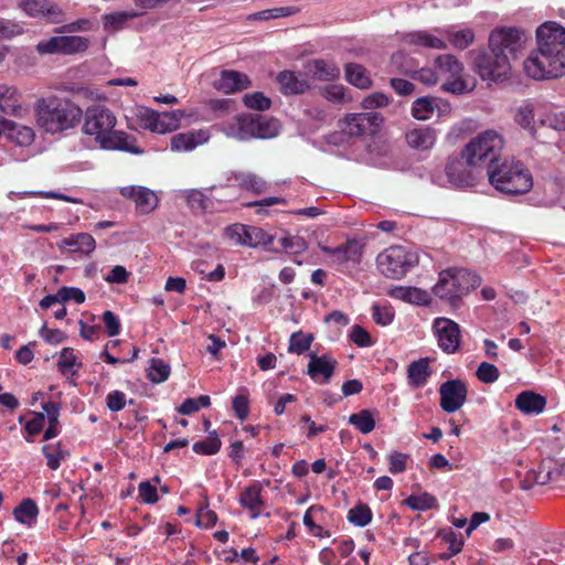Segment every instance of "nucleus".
I'll use <instances>...</instances> for the list:
<instances>
[{
    "label": "nucleus",
    "instance_id": "69168bd1",
    "mask_svg": "<svg viewBox=\"0 0 565 565\" xmlns=\"http://www.w3.org/2000/svg\"><path fill=\"white\" fill-rule=\"evenodd\" d=\"M45 423V415L43 413H32V418L25 423L24 429L29 437L39 435Z\"/></svg>",
    "mask_w": 565,
    "mask_h": 565
},
{
    "label": "nucleus",
    "instance_id": "6e6552de",
    "mask_svg": "<svg viewBox=\"0 0 565 565\" xmlns=\"http://www.w3.org/2000/svg\"><path fill=\"white\" fill-rule=\"evenodd\" d=\"M521 488L530 490L535 484L565 479V461H519Z\"/></svg>",
    "mask_w": 565,
    "mask_h": 565
},
{
    "label": "nucleus",
    "instance_id": "de8ad7c7",
    "mask_svg": "<svg viewBox=\"0 0 565 565\" xmlns=\"http://www.w3.org/2000/svg\"><path fill=\"white\" fill-rule=\"evenodd\" d=\"M445 33L450 44L458 50L467 49L475 41V33L471 29L447 30Z\"/></svg>",
    "mask_w": 565,
    "mask_h": 565
},
{
    "label": "nucleus",
    "instance_id": "8fccbe9b",
    "mask_svg": "<svg viewBox=\"0 0 565 565\" xmlns=\"http://www.w3.org/2000/svg\"><path fill=\"white\" fill-rule=\"evenodd\" d=\"M96 248L95 238L88 233L73 235V254L89 256Z\"/></svg>",
    "mask_w": 565,
    "mask_h": 565
},
{
    "label": "nucleus",
    "instance_id": "9d476101",
    "mask_svg": "<svg viewBox=\"0 0 565 565\" xmlns=\"http://www.w3.org/2000/svg\"><path fill=\"white\" fill-rule=\"evenodd\" d=\"M525 74L536 81L557 78L565 74V61L545 54L537 47L523 63Z\"/></svg>",
    "mask_w": 565,
    "mask_h": 565
},
{
    "label": "nucleus",
    "instance_id": "aec40b11",
    "mask_svg": "<svg viewBox=\"0 0 565 565\" xmlns=\"http://www.w3.org/2000/svg\"><path fill=\"white\" fill-rule=\"evenodd\" d=\"M119 193L135 202L136 212L148 215L159 205V198L154 191L142 185H125L119 188Z\"/></svg>",
    "mask_w": 565,
    "mask_h": 565
},
{
    "label": "nucleus",
    "instance_id": "c85d7f7f",
    "mask_svg": "<svg viewBox=\"0 0 565 565\" xmlns=\"http://www.w3.org/2000/svg\"><path fill=\"white\" fill-rule=\"evenodd\" d=\"M0 111L18 118L23 117L25 110L20 104V94L15 87L0 84Z\"/></svg>",
    "mask_w": 565,
    "mask_h": 565
},
{
    "label": "nucleus",
    "instance_id": "2f4dec72",
    "mask_svg": "<svg viewBox=\"0 0 565 565\" xmlns=\"http://www.w3.org/2000/svg\"><path fill=\"white\" fill-rule=\"evenodd\" d=\"M404 60H406V55L403 52H397V53L393 54V56H392L391 66L401 73H405V74L414 73L415 78L426 85L437 84L438 79L440 78L439 74L437 72V68H435V70L422 68L417 72H414L411 67L402 66V63Z\"/></svg>",
    "mask_w": 565,
    "mask_h": 565
},
{
    "label": "nucleus",
    "instance_id": "39448f33",
    "mask_svg": "<svg viewBox=\"0 0 565 565\" xmlns=\"http://www.w3.org/2000/svg\"><path fill=\"white\" fill-rule=\"evenodd\" d=\"M70 95L66 87L56 88L54 95L38 103V122L45 131L55 134L68 128Z\"/></svg>",
    "mask_w": 565,
    "mask_h": 565
},
{
    "label": "nucleus",
    "instance_id": "79ce46f5",
    "mask_svg": "<svg viewBox=\"0 0 565 565\" xmlns=\"http://www.w3.org/2000/svg\"><path fill=\"white\" fill-rule=\"evenodd\" d=\"M39 514V509L36 503L32 499H23L21 503L14 508L13 515L14 519L26 525H31Z\"/></svg>",
    "mask_w": 565,
    "mask_h": 565
},
{
    "label": "nucleus",
    "instance_id": "37998d69",
    "mask_svg": "<svg viewBox=\"0 0 565 565\" xmlns=\"http://www.w3.org/2000/svg\"><path fill=\"white\" fill-rule=\"evenodd\" d=\"M548 108L550 105L546 103V108L542 110L540 118H537L539 126L548 127L557 131H564L565 111H552Z\"/></svg>",
    "mask_w": 565,
    "mask_h": 565
},
{
    "label": "nucleus",
    "instance_id": "4468645a",
    "mask_svg": "<svg viewBox=\"0 0 565 565\" xmlns=\"http://www.w3.org/2000/svg\"><path fill=\"white\" fill-rule=\"evenodd\" d=\"M224 235L236 245L257 248L259 246L268 247L274 243V236L265 230L235 223L224 228Z\"/></svg>",
    "mask_w": 565,
    "mask_h": 565
},
{
    "label": "nucleus",
    "instance_id": "6e6d98bb",
    "mask_svg": "<svg viewBox=\"0 0 565 565\" xmlns=\"http://www.w3.org/2000/svg\"><path fill=\"white\" fill-rule=\"evenodd\" d=\"M211 398L209 395H200L196 398H185L178 407V412L182 415H191L201 408L209 407Z\"/></svg>",
    "mask_w": 565,
    "mask_h": 565
},
{
    "label": "nucleus",
    "instance_id": "c756f323",
    "mask_svg": "<svg viewBox=\"0 0 565 565\" xmlns=\"http://www.w3.org/2000/svg\"><path fill=\"white\" fill-rule=\"evenodd\" d=\"M391 296L404 302L423 307H428L433 302L429 291L413 286L396 287L391 291Z\"/></svg>",
    "mask_w": 565,
    "mask_h": 565
},
{
    "label": "nucleus",
    "instance_id": "6ab92c4d",
    "mask_svg": "<svg viewBox=\"0 0 565 565\" xmlns=\"http://www.w3.org/2000/svg\"><path fill=\"white\" fill-rule=\"evenodd\" d=\"M18 7L28 17L43 19L49 23H60L65 20V12L49 0H21Z\"/></svg>",
    "mask_w": 565,
    "mask_h": 565
},
{
    "label": "nucleus",
    "instance_id": "5701e85b",
    "mask_svg": "<svg viewBox=\"0 0 565 565\" xmlns=\"http://www.w3.org/2000/svg\"><path fill=\"white\" fill-rule=\"evenodd\" d=\"M545 108V102L526 99L516 107L514 121L534 136L539 126L537 119H535V117L540 118L542 110Z\"/></svg>",
    "mask_w": 565,
    "mask_h": 565
},
{
    "label": "nucleus",
    "instance_id": "774afa93",
    "mask_svg": "<svg viewBox=\"0 0 565 565\" xmlns=\"http://www.w3.org/2000/svg\"><path fill=\"white\" fill-rule=\"evenodd\" d=\"M217 521V515L214 511L209 510L207 504L202 507L196 512V524L198 526L210 527L213 526Z\"/></svg>",
    "mask_w": 565,
    "mask_h": 565
},
{
    "label": "nucleus",
    "instance_id": "a18cd8bd",
    "mask_svg": "<svg viewBox=\"0 0 565 565\" xmlns=\"http://www.w3.org/2000/svg\"><path fill=\"white\" fill-rule=\"evenodd\" d=\"M312 341L313 335L311 333L294 332L289 339L288 352L301 355L310 349Z\"/></svg>",
    "mask_w": 565,
    "mask_h": 565
},
{
    "label": "nucleus",
    "instance_id": "7c9ffc66",
    "mask_svg": "<svg viewBox=\"0 0 565 565\" xmlns=\"http://www.w3.org/2000/svg\"><path fill=\"white\" fill-rule=\"evenodd\" d=\"M277 83L284 95L303 94L309 89V84L300 74L292 71H282L277 75Z\"/></svg>",
    "mask_w": 565,
    "mask_h": 565
},
{
    "label": "nucleus",
    "instance_id": "ea45409f",
    "mask_svg": "<svg viewBox=\"0 0 565 565\" xmlns=\"http://www.w3.org/2000/svg\"><path fill=\"white\" fill-rule=\"evenodd\" d=\"M239 503L252 512V518H257L264 504L260 497V488L255 484L247 487L241 493Z\"/></svg>",
    "mask_w": 565,
    "mask_h": 565
},
{
    "label": "nucleus",
    "instance_id": "052dcab7",
    "mask_svg": "<svg viewBox=\"0 0 565 565\" xmlns=\"http://www.w3.org/2000/svg\"><path fill=\"white\" fill-rule=\"evenodd\" d=\"M232 406L236 417L239 420H245L249 413V399L246 391L238 393L232 399Z\"/></svg>",
    "mask_w": 565,
    "mask_h": 565
},
{
    "label": "nucleus",
    "instance_id": "3c124183",
    "mask_svg": "<svg viewBox=\"0 0 565 565\" xmlns=\"http://www.w3.org/2000/svg\"><path fill=\"white\" fill-rule=\"evenodd\" d=\"M322 96L333 104H345L351 100L348 88L341 84H330L326 86Z\"/></svg>",
    "mask_w": 565,
    "mask_h": 565
},
{
    "label": "nucleus",
    "instance_id": "20e7f679",
    "mask_svg": "<svg viewBox=\"0 0 565 565\" xmlns=\"http://www.w3.org/2000/svg\"><path fill=\"white\" fill-rule=\"evenodd\" d=\"M487 174L490 184L507 195L524 194L533 188L532 173L521 161L504 160L489 166Z\"/></svg>",
    "mask_w": 565,
    "mask_h": 565
},
{
    "label": "nucleus",
    "instance_id": "9b49d317",
    "mask_svg": "<svg viewBox=\"0 0 565 565\" xmlns=\"http://www.w3.org/2000/svg\"><path fill=\"white\" fill-rule=\"evenodd\" d=\"M182 117L181 110L158 113L150 108H141L138 110L137 121L140 128L163 135L177 130Z\"/></svg>",
    "mask_w": 565,
    "mask_h": 565
},
{
    "label": "nucleus",
    "instance_id": "c9c22d12",
    "mask_svg": "<svg viewBox=\"0 0 565 565\" xmlns=\"http://www.w3.org/2000/svg\"><path fill=\"white\" fill-rule=\"evenodd\" d=\"M4 124L3 132L8 139L21 147H26L34 140V131L28 126H21L13 120L2 121Z\"/></svg>",
    "mask_w": 565,
    "mask_h": 565
},
{
    "label": "nucleus",
    "instance_id": "0e129e2a",
    "mask_svg": "<svg viewBox=\"0 0 565 565\" xmlns=\"http://www.w3.org/2000/svg\"><path fill=\"white\" fill-rule=\"evenodd\" d=\"M103 322L106 328L108 337H116L121 331V323L117 315L110 310H106L103 313Z\"/></svg>",
    "mask_w": 565,
    "mask_h": 565
},
{
    "label": "nucleus",
    "instance_id": "49530a36",
    "mask_svg": "<svg viewBox=\"0 0 565 565\" xmlns=\"http://www.w3.org/2000/svg\"><path fill=\"white\" fill-rule=\"evenodd\" d=\"M193 451L200 456H213L221 448V440L215 431L210 433L205 439L193 444Z\"/></svg>",
    "mask_w": 565,
    "mask_h": 565
},
{
    "label": "nucleus",
    "instance_id": "a878e982",
    "mask_svg": "<svg viewBox=\"0 0 565 565\" xmlns=\"http://www.w3.org/2000/svg\"><path fill=\"white\" fill-rule=\"evenodd\" d=\"M210 139L206 129L190 130L174 135L170 141V149L174 152H189Z\"/></svg>",
    "mask_w": 565,
    "mask_h": 565
},
{
    "label": "nucleus",
    "instance_id": "dca6fc26",
    "mask_svg": "<svg viewBox=\"0 0 565 565\" xmlns=\"http://www.w3.org/2000/svg\"><path fill=\"white\" fill-rule=\"evenodd\" d=\"M318 247L323 254L328 255L332 265L339 267H354L359 265L364 252V244L356 238H348L337 247H330L322 243H319Z\"/></svg>",
    "mask_w": 565,
    "mask_h": 565
},
{
    "label": "nucleus",
    "instance_id": "a19ab883",
    "mask_svg": "<svg viewBox=\"0 0 565 565\" xmlns=\"http://www.w3.org/2000/svg\"><path fill=\"white\" fill-rule=\"evenodd\" d=\"M310 71L319 81H334L340 77V68L334 63L324 60H315Z\"/></svg>",
    "mask_w": 565,
    "mask_h": 565
},
{
    "label": "nucleus",
    "instance_id": "ddd939ff",
    "mask_svg": "<svg viewBox=\"0 0 565 565\" xmlns=\"http://www.w3.org/2000/svg\"><path fill=\"white\" fill-rule=\"evenodd\" d=\"M537 47L547 55L565 61V28L556 21H545L536 29Z\"/></svg>",
    "mask_w": 565,
    "mask_h": 565
},
{
    "label": "nucleus",
    "instance_id": "864d4df0",
    "mask_svg": "<svg viewBox=\"0 0 565 565\" xmlns=\"http://www.w3.org/2000/svg\"><path fill=\"white\" fill-rule=\"evenodd\" d=\"M280 246L294 256H298L308 248L306 239L298 235H285L279 239Z\"/></svg>",
    "mask_w": 565,
    "mask_h": 565
},
{
    "label": "nucleus",
    "instance_id": "bf43d9fd",
    "mask_svg": "<svg viewBox=\"0 0 565 565\" xmlns=\"http://www.w3.org/2000/svg\"><path fill=\"white\" fill-rule=\"evenodd\" d=\"M477 379L484 384H492L500 376L499 369L489 362H481L476 371Z\"/></svg>",
    "mask_w": 565,
    "mask_h": 565
},
{
    "label": "nucleus",
    "instance_id": "4be33fe9",
    "mask_svg": "<svg viewBox=\"0 0 565 565\" xmlns=\"http://www.w3.org/2000/svg\"><path fill=\"white\" fill-rule=\"evenodd\" d=\"M230 180L234 183L221 186V190L226 193L216 198V200L232 201L235 198V192L233 191L235 184L243 190H247L256 194H260L266 190V181L254 173H233V177Z\"/></svg>",
    "mask_w": 565,
    "mask_h": 565
},
{
    "label": "nucleus",
    "instance_id": "7ed1b4c3",
    "mask_svg": "<svg viewBox=\"0 0 565 565\" xmlns=\"http://www.w3.org/2000/svg\"><path fill=\"white\" fill-rule=\"evenodd\" d=\"M481 284L480 276L463 268H447L438 274L431 292L451 308H459L461 300Z\"/></svg>",
    "mask_w": 565,
    "mask_h": 565
},
{
    "label": "nucleus",
    "instance_id": "473e14b6",
    "mask_svg": "<svg viewBox=\"0 0 565 565\" xmlns=\"http://www.w3.org/2000/svg\"><path fill=\"white\" fill-rule=\"evenodd\" d=\"M515 406L523 414L539 415L545 409L546 398L532 391H524L516 396Z\"/></svg>",
    "mask_w": 565,
    "mask_h": 565
},
{
    "label": "nucleus",
    "instance_id": "13d9d810",
    "mask_svg": "<svg viewBox=\"0 0 565 565\" xmlns=\"http://www.w3.org/2000/svg\"><path fill=\"white\" fill-rule=\"evenodd\" d=\"M244 105L254 110H267L271 106V99L262 92L245 94L243 97Z\"/></svg>",
    "mask_w": 565,
    "mask_h": 565
},
{
    "label": "nucleus",
    "instance_id": "2eb2a0df",
    "mask_svg": "<svg viewBox=\"0 0 565 565\" xmlns=\"http://www.w3.org/2000/svg\"><path fill=\"white\" fill-rule=\"evenodd\" d=\"M431 332L438 348L446 354H455L461 347V328L452 319L437 317L433 320Z\"/></svg>",
    "mask_w": 565,
    "mask_h": 565
},
{
    "label": "nucleus",
    "instance_id": "a211bd4d",
    "mask_svg": "<svg viewBox=\"0 0 565 565\" xmlns=\"http://www.w3.org/2000/svg\"><path fill=\"white\" fill-rule=\"evenodd\" d=\"M438 392L440 395L439 406L447 414L456 413L467 402L468 386L460 379L445 381L440 384Z\"/></svg>",
    "mask_w": 565,
    "mask_h": 565
},
{
    "label": "nucleus",
    "instance_id": "e433bc0d",
    "mask_svg": "<svg viewBox=\"0 0 565 565\" xmlns=\"http://www.w3.org/2000/svg\"><path fill=\"white\" fill-rule=\"evenodd\" d=\"M404 42L411 45L423 46L427 49L445 50L446 41L427 31H414L405 34Z\"/></svg>",
    "mask_w": 565,
    "mask_h": 565
},
{
    "label": "nucleus",
    "instance_id": "4d7b16f0",
    "mask_svg": "<svg viewBox=\"0 0 565 565\" xmlns=\"http://www.w3.org/2000/svg\"><path fill=\"white\" fill-rule=\"evenodd\" d=\"M395 317L394 309L390 305L374 303L372 306V318L379 326H390Z\"/></svg>",
    "mask_w": 565,
    "mask_h": 565
},
{
    "label": "nucleus",
    "instance_id": "c03bdc74",
    "mask_svg": "<svg viewBox=\"0 0 565 565\" xmlns=\"http://www.w3.org/2000/svg\"><path fill=\"white\" fill-rule=\"evenodd\" d=\"M139 17L135 11H118L103 15L104 28L106 30H120L130 19Z\"/></svg>",
    "mask_w": 565,
    "mask_h": 565
},
{
    "label": "nucleus",
    "instance_id": "4c0bfd02",
    "mask_svg": "<svg viewBox=\"0 0 565 565\" xmlns=\"http://www.w3.org/2000/svg\"><path fill=\"white\" fill-rule=\"evenodd\" d=\"M345 79L360 89H369L372 86V79L366 68L358 63H348L344 65Z\"/></svg>",
    "mask_w": 565,
    "mask_h": 565
},
{
    "label": "nucleus",
    "instance_id": "09e8293b",
    "mask_svg": "<svg viewBox=\"0 0 565 565\" xmlns=\"http://www.w3.org/2000/svg\"><path fill=\"white\" fill-rule=\"evenodd\" d=\"M404 503L414 511H425L438 507L437 499L427 492L419 495H409Z\"/></svg>",
    "mask_w": 565,
    "mask_h": 565
},
{
    "label": "nucleus",
    "instance_id": "603ef678",
    "mask_svg": "<svg viewBox=\"0 0 565 565\" xmlns=\"http://www.w3.org/2000/svg\"><path fill=\"white\" fill-rule=\"evenodd\" d=\"M351 425L355 426L362 434H369L375 428V420L369 409L352 414L349 418Z\"/></svg>",
    "mask_w": 565,
    "mask_h": 565
},
{
    "label": "nucleus",
    "instance_id": "5fc2aeb1",
    "mask_svg": "<svg viewBox=\"0 0 565 565\" xmlns=\"http://www.w3.org/2000/svg\"><path fill=\"white\" fill-rule=\"evenodd\" d=\"M348 520L358 526H365L372 520V511L367 504L359 503L348 512Z\"/></svg>",
    "mask_w": 565,
    "mask_h": 565
},
{
    "label": "nucleus",
    "instance_id": "b1692460",
    "mask_svg": "<svg viewBox=\"0 0 565 565\" xmlns=\"http://www.w3.org/2000/svg\"><path fill=\"white\" fill-rule=\"evenodd\" d=\"M337 360L329 354H310L307 373L318 384H328L334 374Z\"/></svg>",
    "mask_w": 565,
    "mask_h": 565
},
{
    "label": "nucleus",
    "instance_id": "680f3d73",
    "mask_svg": "<svg viewBox=\"0 0 565 565\" xmlns=\"http://www.w3.org/2000/svg\"><path fill=\"white\" fill-rule=\"evenodd\" d=\"M71 300V287L64 286L56 294L47 295L40 301L42 309H49L55 303H65Z\"/></svg>",
    "mask_w": 565,
    "mask_h": 565
},
{
    "label": "nucleus",
    "instance_id": "338daca9",
    "mask_svg": "<svg viewBox=\"0 0 565 565\" xmlns=\"http://www.w3.org/2000/svg\"><path fill=\"white\" fill-rule=\"evenodd\" d=\"M388 97L383 93H373L365 97L362 102V107L366 110L384 107L388 104Z\"/></svg>",
    "mask_w": 565,
    "mask_h": 565
},
{
    "label": "nucleus",
    "instance_id": "f03ea898",
    "mask_svg": "<svg viewBox=\"0 0 565 565\" xmlns=\"http://www.w3.org/2000/svg\"><path fill=\"white\" fill-rule=\"evenodd\" d=\"M116 125L117 118L109 108L93 105L84 113L82 130L85 135L94 137L95 145L100 149L141 154L143 150L138 147L135 137L116 130Z\"/></svg>",
    "mask_w": 565,
    "mask_h": 565
},
{
    "label": "nucleus",
    "instance_id": "f704fd0d",
    "mask_svg": "<svg viewBox=\"0 0 565 565\" xmlns=\"http://www.w3.org/2000/svg\"><path fill=\"white\" fill-rule=\"evenodd\" d=\"M36 51L41 55L47 54H71V35L52 36L47 40L40 41Z\"/></svg>",
    "mask_w": 565,
    "mask_h": 565
},
{
    "label": "nucleus",
    "instance_id": "f8f14e48",
    "mask_svg": "<svg viewBox=\"0 0 565 565\" xmlns=\"http://www.w3.org/2000/svg\"><path fill=\"white\" fill-rule=\"evenodd\" d=\"M435 68L440 78H445L441 88L452 94H463L468 90L467 84L461 77L463 66L452 54L439 55L435 61Z\"/></svg>",
    "mask_w": 565,
    "mask_h": 565
},
{
    "label": "nucleus",
    "instance_id": "72a5a7b5",
    "mask_svg": "<svg viewBox=\"0 0 565 565\" xmlns=\"http://www.w3.org/2000/svg\"><path fill=\"white\" fill-rule=\"evenodd\" d=\"M428 358H420L407 366V381L413 388L423 387L431 375Z\"/></svg>",
    "mask_w": 565,
    "mask_h": 565
},
{
    "label": "nucleus",
    "instance_id": "0eeeda50",
    "mask_svg": "<svg viewBox=\"0 0 565 565\" xmlns=\"http://www.w3.org/2000/svg\"><path fill=\"white\" fill-rule=\"evenodd\" d=\"M418 263L417 252L401 245L390 246L376 257L377 269L391 279H402Z\"/></svg>",
    "mask_w": 565,
    "mask_h": 565
},
{
    "label": "nucleus",
    "instance_id": "412c9836",
    "mask_svg": "<svg viewBox=\"0 0 565 565\" xmlns=\"http://www.w3.org/2000/svg\"><path fill=\"white\" fill-rule=\"evenodd\" d=\"M473 167L475 166H469L467 160L460 154L459 157L448 159L445 173L449 183L455 188H468L476 183V177L472 173Z\"/></svg>",
    "mask_w": 565,
    "mask_h": 565
},
{
    "label": "nucleus",
    "instance_id": "1a4fd4ad",
    "mask_svg": "<svg viewBox=\"0 0 565 565\" xmlns=\"http://www.w3.org/2000/svg\"><path fill=\"white\" fill-rule=\"evenodd\" d=\"M279 130L280 125L278 120L254 115L239 118L237 126L232 128L228 135L238 140L269 139L276 137Z\"/></svg>",
    "mask_w": 565,
    "mask_h": 565
},
{
    "label": "nucleus",
    "instance_id": "f3484780",
    "mask_svg": "<svg viewBox=\"0 0 565 565\" xmlns=\"http://www.w3.org/2000/svg\"><path fill=\"white\" fill-rule=\"evenodd\" d=\"M383 124V117L375 111L350 114L341 124L342 130L350 137L375 135Z\"/></svg>",
    "mask_w": 565,
    "mask_h": 565
},
{
    "label": "nucleus",
    "instance_id": "423d86ee",
    "mask_svg": "<svg viewBox=\"0 0 565 565\" xmlns=\"http://www.w3.org/2000/svg\"><path fill=\"white\" fill-rule=\"evenodd\" d=\"M503 145L500 134L495 130H486L465 146L461 156L469 166H495Z\"/></svg>",
    "mask_w": 565,
    "mask_h": 565
},
{
    "label": "nucleus",
    "instance_id": "58836bf2",
    "mask_svg": "<svg viewBox=\"0 0 565 565\" xmlns=\"http://www.w3.org/2000/svg\"><path fill=\"white\" fill-rule=\"evenodd\" d=\"M147 379L153 384L166 382L171 373V366L160 358H151L148 361Z\"/></svg>",
    "mask_w": 565,
    "mask_h": 565
},
{
    "label": "nucleus",
    "instance_id": "e2e57ef3",
    "mask_svg": "<svg viewBox=\"0 0 565 565\" xmlns=\"http://www.w3.org/2000/svg\"><path fill=\"white\" fill-rule=\"evenodd\" d=\"M349 338L359 348H369L373 345L369 331L359 324H354L352 327Z\"/></svg>",
    "mask_w": 565,
    "mask_h": 565
},
{
    "label": "nucleus",
    "instance_id": "f257e3e1",
    "mask_svg": "<svg viewBox=\"0 0 565 565\" xmlns=\"http://www.w3.org/2000/svg\"><path fill=\"white\" fill-rule=\"evenodd\" d=\"M529 40L525 30L518 26H498L489 34L490 53L479 54L476 58L478 74L488 81H499L511 70V61L524 51Z\"/></svg>",
    "mask_w": 565,
    "mask_h": 565
},
{
    "label": "nucleus",
    "instance_id": "cd10ccee",
    "mask_svg": "<svg viewBox=\"0 0 565 565\" xmlns=\"http://www.w3.org/2000/svg\"><path fill=\"white\" fill-rule=\"evenodd\" d=\"M436 139L437 131L429 126L415 127L406 134V141L408 146L416 150L431 149L436 143Z\"/></svg>",
    "mask_w": 565,
    "mask_h": 565
},
{
    "label": "nucleus",
    "instance_id": "393cba45",
    "mask_svg": "<svg viewBox=\"0 0 565 565\" xmlns=\"http://www.w3.org/2000/svg\"><path fill=\"white\" fill-rule=\"evenodd\" d=\"M252 85L249 77L245 73L233 70L221 72L220 78L213 84L217 92L233 94L248 88Z\"/></svg>",
    "mask_w": 565,
    "mask_h": 565
},
{
    "label": "nucleus",
    "instance_id": "bb28decb",
    "mask_svg": "<svg viewBox=\"0 0 565 565\" xmlns=\"http://www.w3.org/2000/svg\"><path fill=\"white\" fill-rule=\"evenodd\" d=\"M436 109L440 113L449 111L450 105L440 98L424 96L414 100L412 115L417 120H427L434 115Z\"/></svg>",
    "mask_w": 565,
    "mask_h": 565
}]
</instances>
